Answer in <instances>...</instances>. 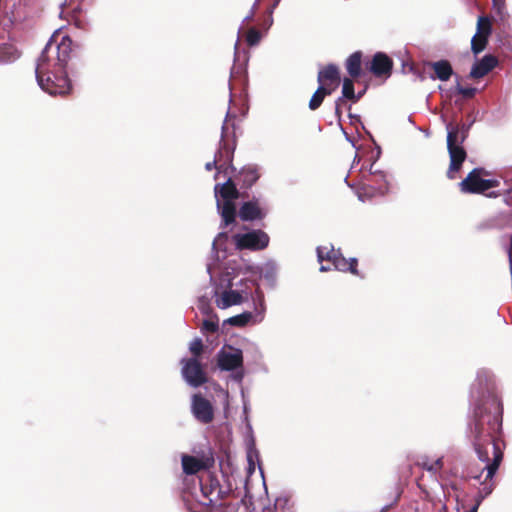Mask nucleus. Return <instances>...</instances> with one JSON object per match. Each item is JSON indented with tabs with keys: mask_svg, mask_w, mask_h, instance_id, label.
<instances>
[{
	"mask_svg": "<svg viewBox=\"0 0 512 512\" xmlns=\"http://www.w3.org/2000/svg\"><path fill=\"white\" fill-rule=\"evenodd\" d=\"M217 210L222 217L225 226L230 225L236 218V201L239 197L238 190L231 178L223 184H216L214 187Z\"/></svg>",
	"mask_w": 512,
	"mask_h": 512,
	"instance_id": "423d86ee",
	"label": "nucleus"
},
{
	"mask_svg": "<svg viewBox=\"0 0 512 512\" xmlns=\"http://www.w3.org/2000/svg\"><path fill=\"white\" fill-rule=\"evenodd\" d=\"M181 461L183 472L186 474L184 480L189 479L190 482L192 478H196L195 474L204 467L203 462L194 456L182 455Z\"/></svg>",
	"mask_w": 512,
	"mask_h": 512,
	"instance_id": "412c9836",
	"label": "nucleus"
},
{
	"mask_svg": "<svg viewBox=\"0 0 512 512\" xmlns=\"http://www.w3.org/2000/svg\"><path fill=\"white\" fill-rule=\"evenodd\" d=\"M260 1L261 0H255V2L253 3L252 8H251L249 14L244 18L243 22L249 21V20H251L254 17L255 11H256Z\"/></svg>",
	"mask_w": 512,
	"mask_h": 512,
	"instance_id": "58836bf2",
	"label": "nucleus"
},
{
	"mask_svg": "<svg viewBox=\"0 0 512 512\" xmlns=\"http://www.w3.org/2000/svg\"><path fill=\"white\" fill-rule=\"evenodd\" d=\"M228 323L239 327L245 326L247 324H255L253 316L248 311L229 318Z\"/></svg>",
	"mask_w": 512,
	"mask_h": 512,
	"instance_id": "cd10ccee",
	"label": "nucleus"
},
{
	"mask_svg": "<svg viewBox=\"0 0 512 512\" xmlns=\"http://www.w3.org/2000/svg\"><path fill=\"white\" fill-rule=\"evenodd\" d=\"M273 24V16H268V18L263 22L262 28L268 30Z\"/></svg>",
	"mask_w": 512,
	"mask_h": 512,
	"instance_id": "37998d69",
	"label": "nucleus"
},
{
	"mask_svg": "<svg viewBox=\"0 0 512 512\" xmlns=\"http://www.w3.org/2000/svg\"><path fill=\"white\" fill-rule=\"evenodd\" d=\"M218 165H219V162L216 161V159L214 158L213 161L206 163L205 168L208 171H211L213 168L218 170Z\"/></svg>",
	"mask_w": 512,
	"mask_h": 512,
	"instance_id": "79ce46f5",
	"label": "nucleus"
},
{
	"mask_svg": "<svg viewBox=\"0 0 512 512\" xmlns=\"http://www.w3.org/2000/svg\"><path fill=\"white\" fill-rule=\"evenodd\" d=\"M251 269L255 273V277L259 274L270 286L273 287L275 285L278 273V267L275 262L268 261L264 263L258 271H255L253 268Z\"/></svg>",
	"mask_w": 512,
	"mask_h": 512,
	"instance_id": "5701e85b",
	"label": "nucleus"
},
{
	"mask_svg": "<svg viewBox=\"0 0 512 512\" xmlns=\"http://www.w3.org/2000/svg\"><path fill=\"white\" fill-rule=\"evenodd\" d=\"M343 102L342 98H338L336 101H335V113L338 117H340V106H341V103Z\"/></svg>",
	"mask_w": 512,
	"mask_h": 512,
	"instance_id": "a18cd8bd",
	"label": "nucleus"
},
{
	"mask_svg": "<svg viewBox=\"0 0 512 512\" xmlns=\"http://www.w3.org/2000/svg\"><path fill=\"white\" fill-rule=\"evenodd\" d=\"M262 38V34L255 28H250L246 34V41L250 46L257 45Z\"/></svg>",
	"mask_w": 512,
	"mask_h": 512,
	"instance_id": "2f4dec72",
	"label": "nucleus"
},
{
	"mask_svg": "<svg viewBox=\"0 0 512 512\" xmlns=\"http://www.w3.org/2000/svg\"><path fill=\"white\" fill-rule=\"evenodd\" d=\"M498 61L492 55H485L480 61L476 62L470 71V77L478 79L488 74L496 65Z\"/></svg>",
	"mask_w": 512,
	"mask_h": 512,
	"instance_id": "aec40b11",
	"label": "nucleus"
},
{
	"mask_svg": "<svg viewBox=\"0 0 512 512\" xmlns=\"http://www.w3.org/2000/svg\"><path fill=\"white\" fill-rule=\"evenodd\" d=\"M356 161H357V162H359L358 155H355V157H354V163H355Z\"/></svg>",
	"mask_w": 512,
	"mask_h": 512,
	"instance_id": "8fccbe9b",
	"label": "nucleus"
},
{
	"mask_svg": "<svg viewBox=\"0 0 512 512\" xmlns=\"http://www.w3.org/2000/svg\"><path fill=\"white\" fill-rule=\"evenodd\" d=\"M490 33V21L485 17H480L477 22V32L471 39V50L475 55L485 49Z\"/></svg>",
	"mask_w": 512,
	"mask_h": 512,
	"instance_id": "4468645a",
	"label": "nucleus"
},
{
	"mask_svg": "<svg viewBox=\"0 0 512 512\" xmlns=\"http://www.w3.org/2000/svg\"><path fill=\"white\" fill-rule=\"evenodd\" d=\"M493 5L497 9V12L501 14L505 9V0H493Z\"/></svg>",
	"mask_w": 512,
	"mask_h": 512,
	"instance_id": "ea45409f",
	"label": "nucleus"
},
{
	"mask_svg": "<svg viewBox=\"0 0 512 512\" xmlns=\"http://www.w3.org/2000/svg\"><path fill=\"white\" fill-rule=\"evenodd\" d=\"M219 329V320L216 316H211L203 321L202 332L215 333Z\"/></svg>",
	"mask_w": 512,
	"mask_h": 512,
	"instance_id": "c756f323",
	"label": "nucleus"
},
{
	"mask_svg": "<svg viewBox=\"0 0 512 512\" xmlns=\"http://www.w3.org/2000/svg\"><path fill=\"white\" fill-rule=\"evenodd\" d=\"M237 41H239V39ZM237 46H238V42L235 43V48L236 49H237Z\"/></svg>",
	"mask_w": 512,
	"mask_h": 512,
	"instance_id": "603ef678",
	"label": "nucleus"
},
{
	"mask_svg": "<svg viewBox=\"0 0 512 512\" xmlns=\"http://www.w3.org/2000/svg\"><path fill=\"white\" fill-rule=\"evenodd\" d=\"M484 477H485V474L483 475L481 480H475L480 485V487H479V494H478V500H477V503L468 512H477V509H478V506H479L480 502L485 498V497H482V495H483V492H482L483 485L481 483V482H483Z\"/></svg>",
	"mask_w": 512,
	"mask_h": 512,
	"instance_id": "f704fd0d",
	"label": "nucleus"
},
{
	"mask_svg": "<svg viewBox=\"0 0 512 512\" xmlns=\"http://www.w3.org/2000/svg\"><path fill=\"white\" fill-rule=\"evenodd\" d=\"M258 451L254 448V441L252 440L251 447L247 452V461H248V472L253 473L255 470V460H258Z\"/></svg>",
	"mask_w": 512,
	"mask_h": 512,
	"instance_id": "7c9ffc66",
	"label": "nucleus"
},
{
	"mask_svg": "<svg viewBox=\"0 0 512 512\" xmlns=\"http://www.w3.org/2000/svg\"><path fill=\"white\" fill-rule=\"evenodd\" d=\"M191 412L194 418L202 424H209L214 419L213 405L201 394H194L191 397Z\"/></svg>",
	"mask_w": 512,
	"mask_h": 512,
	"instance_id": "ddd939ff",
	"label": "nucleus"
},
{
	"mask_svg": "<svg viewBox=\"0 0 512 512\" xmlns=\"http://www.w3.org/2000/svg\"><path fill=\"white\" fill-rule=\"evenodd\" d=\"M471 124L454 125L446 124L447 130V149L450 157V166L448 177L455 178V173L459 171L463 161L466 158V152L462 146L469 134Z\"/></svg>",
	"mask_w": 512,
	"mask_h": 512,
	"instance_id": "39448f33",
	"label": "nucleus"
},
{
	"mask_svg": "<svg viewBox=\"0 0 512 512\" xmlns=\"http://www.w3.org/2000/svg\"><path fill=\"white\" fill-rule=\"evenodd\" d=\"M269 212V204L263 197H253L244 202L239 209V216L244 221L261 220Z\"/></svg>",
	"mask_w": 512,
	"mask_h": 512,
	"instance_id": "f8f14e48",
	"label": "nucleus"
},
{
	"mask_svg": "<svg viewBox=\"0 0 512 512\" xmlns=\"http://www.w3.org/2000/svg\"><path fill=\"white\" fill-rule=\"evenodd\" d=\"M247 411H248L247 405L244 404V413L247 414Z\"/></svg>",
	"mask_w": 512,
	"mask_h": 512,
	"instance_id": "09e8293b",
	"label": "nucleus"
},
{
	"mask_svg": "<svg viewBox=\"0 0 512 512\" xmlns=\"http://www.w3.org/2000/svg\"><path fill=\"white\" fill-rule=\"evenodd\" d=\"M249 300L252 301L253 311L249 312L254 318V323H261L265 319L267 308L264 293L257 281H255V286L251 288Z\"/></svg>",
	"mask_w": 512,
	"mask_h": 512,
	"instance_id": "2eb2a0df",
	"label": "nucleus"
},
{
	"mask_svg": "<svg viewBox=\"0 0 512 512\" xmlns=\"http://www.w3.org/2000/svg\"><path fill=\"white\" fill-rule=\"evenodd\" d=\"M240 177L246 186H251L258 180L259 173L256 167L247 166L241 170Z\"/></svg>",
	"mask_w": 512,
	"mask_h": 512,
	"instance_id": "bb28decb",
	"label": "nucleus"
},
{
	"mask_svg": "<svg viewBox=\"0 0 512 512\" xmlns=\"http://www.w3.org/2000/svg\"><path fill=\"white\" fill-rule=\"evenodd\" d=\"M508 258H509V261H510V266L512 267V252H511V248L508 249ZM511 273H512V269H511Z\"/></svg>",
	"mask_w": 512,
	"mask_h": 512,
	"instance_id": "de8ad7c7",
	"label": "nucleus"
},
{
	"mask_svg": "<svg viewBox=\"0 0 512 512\" xmlns=\"http://www.w3.org/2000/svg\"><path fill=\"white\" fill-rule=\"evenodd\" d=\"M20 57V52L13 46L0 48V63H11Z\"/></svg>",
	"mask_w": 512,
	"mask_h": 512,
	"instance_id": "a878e982",
	"label": "nucleus"
},
{
	"mask_svg": "<svg viewBox=\"0 0 512 512\" xmlns=\"http://www.w3.org/2000/svg\"><path fill=\"white\" fill-rule=\"evenodd\" d=\"M493 381L494 376L490 371H478L476 383L471 390L472 398L484 396L485 391L488 392L485 401L475 407L474 427H470L475 451L484 466L480 469H470L469 477L473 480H481L485 474L484 480L481 482L483 485L482 497H487L493 491V477L503 459L498 437L502 427L503 405L497 395L489 392Z\"/></svg>",
	"mask_w": 512,
	"mask_h": 512,
	"instance_id": "f257e3e1",
	"label": "nucleus"
},
{
	"mask_svg": "<svg viewBox=\"0 0 512 512\" xmlns=\"http://www.w3.org/2000/svg\"><path fill=\"white\" fill-rule=\"evenodd\" d=\"M219 482L211 474L183 480L182 498L190 512H208L219 494Z\"/></svg>",
	"mask_w": 512,
	"mask_h": 512,
	"instance_id": "20e7f679",
	"label": "nucleus"
},
{
	"mask_svg": "<svg viewBox=\"0 0 512 512\" xmlns=\"http://www.w3.org/2000/svg\"><path fill=\"white\" fill-rule=\"evenodd\" d=\"M269 240L268 234L262 230H251L233 236L234 244L240 250H263L268 246Z\"/></svg>",
	"mask_w": 512,
	"mask_h": 512,
	"instance_id": "1a4fd4ad",
	"label": "nucleus"
},
{
	"mask_svg": "<svg viewBox=\"0 0 512 512\" xmlns=\"http://www.w3.org/2000/svg\"><path fill=\"white\" fill-rule=\"evenodd\" d=\"M433 464L435 465L438 472H440L441 469L443 468V458L442 457L437 458L435 461H433Z\"/></svg>",
	"mask_w": 512,
	"mask_h": 512,
	"instance_id": "c03bdc74",
	"label": "nucleus"
},
{
	"mask_svg": "<svg viewBox=\"0 0 512 512\" xmlns=\"http://www.w3.org/2000/svg\"><path fill=\"white\" fill-rule=\"evenodd\" d=\"M227 239V234L225 232H220L213 241V250H216L218 246L222 245V242Z\"/></svg>",
	"mask_w": 512,
	"mask_h": 512,
	"instance_id": "e433bc0d",
	"label": "nucleus"
},
{
	"mask_svg": "<svg viewBox=\"0 0 512 512\" xmlns=\"http://www.w3.org/2000/svg\"><path fill=\"white\" fill-rule=\"evenodd\" d=\"M393 63L391 59L384 53L378 52L374 55L371 65L370 71L375 76L387 75L389 76L392 70Z\"/></svg>",
	"mask_w": 512,
	"mask_h": 512,
	"instance_id": "6ab92c4d",
	"label": "nucleus"
},
{
	"mask_svg": "<svg viewBox=\"0 0 512 512\" xmlns=\"http://www.w3.org/2000/svg\"><path fill=\"white\" fill-rule=\"evenodd\" d=\"M74 22H75V25L78 27V28H83V23L81 20L75 18L74 19Z\"/></svg>",
	"mask_w": 512,
	"mask_h": 512,
	"instance_id": "49530a36",
	"label": "nucleus"
},
{
	"mask_svg": "<svg viewBox=\"0 0 512 512\" xmlns=\"http://www.w3.org/2000/svg\"><path fill=\"white\" fill-rule=\"evenodd\" d=\"M319 86L329 87L333 91L338 87L340 81L339 69L334 64H329L318 72Z\"/></svg>",
	"mask_w": 512,
	"mask_h": 512,
	"instance_id": "a211bd4d",
	"label": "nucleus"
},
{
	"mask_svg": "<svg viewBox=\"0 0 512 512\" xmlns=\"http://www.w3.org/2000/svg\"><path fill=\"white\" fill-rule=\"evenodd\" d=\"M189 350L192 353V358L199 359V356L203 350L202 340L200 338H195L189 345Z\"/></svg>",
	"mask_w": 512,
	"mask_h": 512,
	"instance_id": "473e14b6",
	"label": "nucleus"
},
{
	"mask_svg": "<svg viewBox=\"0 0 512 512\" xmlns=\"http://www.w3.org/2000/svg\"><path fill=\"white\" fill-rule=\"evenodd\" d=\"M71 40L63 37L61 43L53 47L49 42L37 60L35 76L39 87L50 95H64L71 89L65 73L69 59Z\"/></svg>",
	"mask_w": 512,
	"mask_h": 512,
	"instance_id": "7ed1b4c3",
	"label": "nucleus"
},
{
	"mask_svg": "<svg viewBox=\"0 0 512 512\" xmlns=\"http://www.w3.org/2000/svg\"><path fill=\"white\" fill-rule=\"evenodd\" d=\"M332 92L333 89H330L329 87L319 86L310 99L309 108L311 110H316L319 108L323 102L324 97L326 95H330Z\"/></svg>",
	"mask_w": 512,
	"mask_h": 512,
	"instance_id": "393cba45",
	"label": "nucleus"
},
{
	"mask_svg": "<svg viewBox=\"0 0 512 512\" xmlns=\"http://www.w3.org/2000/svg\"><path fill=\"white\" fill-rule=\"evenodd\" d=\"M483 169L475 168L468 176L460 182V188L465 193H483L497 186L496 180L483 179L481 174Z\"/></svg>",
	"mask_w": 512,
	"mask_h": 512,
	"instance_id": "9d476101",
	"label": "nucleus"
},
{
	"mask_svg": "<svg viewBox=\"0 0 512 512\" xmlns=\"http://www.w3.org/2000/svg\"><path fill=\"white\" fill-rule=\"evenodd\" d=\"M227 135V126L226 123L222 126V133H221V141H220V147L215 153V159L219 162L218 165V172L221 171H227L228 168L231 167V162L233 158V151L234 148H231L227 145L225 142V137Z\"/></svg>",
	"mask_w": 512,
	"mask_h": 512,
	"instance_id": "dca6fc26",
	"label": "nucleus"
},
{
	"mask_svg": "<svg viewBox=\"0 0 512 512\" xmlns=\"http://www.w3.org/2000/svg\"><path fill=\"white\" fill-rule=\"evenodd\" d=\"M358 196H359V199L363 201L362 194H361V193H359V195H358Z\"/></svg>",
	"mask_w": 512,
	"mask_h": 512,
	"instance_id": "3c124183",
	"label": "nucleus"
},
{
	"mask_svg": "<svg viewBox=\"0 0 512 512\" xmlns=\"http://www.w3.org/2000/svg\"><path fill=\"white\" fill-rule=\"evenodd\" d=\"M369 177L366 180L374 185L367 184L365 185L364 189H372L373 194H379L384 195L388 192L389 184L387 181L386 174L383 171L380 170H374L373 164L371 165L369 169Z\"/></svg>",
	"mask_w": 512,
	"mask_h": 512,
	"instance_id": "f3484780",
	"label": "nucleus"
},
{
	"mask_svg": "<svg viewBox=\"0 0 512 512\" xmlns=\"http://www.w3.org/2000/svg\"><path fill=\"white\" fill-rule=\"evenodd\" d=\"M281 0H273V3L268 7L266 13H267V16H272L273 15V12L274 10L276 9V7L278 6V4L280 3Z\"/></svg>",
	"mask_w": 512,
	"mask_h": 512,
	"instance_id": "a19ab883",
	"label": "nucleus"
},
{
	"mask_svg": "<svg viewBox=\"0 0 512 512\" xmlns=\"http://www.w3.org/2000/svg\"><path fill=\"white\" fill-rule=\"evenodd\" d=\"M346 69L349 75L357 78L361 74V53L354 52L346 60Z\"/></svg>",
	"mask_w": 512,
	"mask_h": 512,
	"instance_id": "b1692460",
	"label": "nucleus"
},
{
	"mask_svg": "<svg viewBox=\"0 0 512 512\" xmlns=\"http://www.w3.org/2000/svg\"><path fill=\"white\" fill-rule=\"evenodd\" d=\"M419 465H421V467L425 470H427L428 472H431L433 474H437L438 473V470L436 469L435 465L433 464V462H429L428 459H423Z\"/></svg>",
	"mask_w": 512,
	"mask_h": 512,
	"instance_id": "c9c22d12",
	"label": "nucleus"
},
{
	"mask_svg": "<svg viewBox=\"0 0 512 512\" xmlns=\"http://www.w3.org/2000/svg\"><path fill=\"white\" fill-rule=\"evenodd\" d=\"M217 366L222 371H231V378L241 383L244 376L242 350L231 345H224L217 353Z\"/></svg>",
	"mask_w": 512,
	"mask_h": 512,
	"instance_id": "6e6552de",
	"label": "nucleus"
},
{
	"mask_svg": "<svg viewBox=\"0 0 512 512\" xmlns=\"http://www.w3.org/2000/svg\"><path fill=\"white\" fill-rule=\"evenodd\" d=\"M430 66L434 71V75H431V79L447 81L453 75L452 66L447 60L432 62L430 63Z\"/></svg>",
	"mask_w": 512,
	"mask_h": 512,
	"instance_id": "4be33fe9",
	"label": "nucleus"
},
{
	"mask_svg": "<svg viewBox=\"0 0 512 512\" xmlns=\"http://www.w3.org/2000/svg\"><path fill=\"white\" fill-rule=\"evenodd\" d=\"M342 100L344 98L350 99L353 101H358L360 96H356L354 92V84L350 78H344L342 84Z\"/></svg>",
	"mask_w": 512,
	"mask_h": 512,
	"instance_id": "c85d7f7f",
	"label": "nucleus"
},
{
	"mask_svg": "<svg viewBox=\"0 0 512 512\" xmlns=\"http://www.w3.org/2000/svg\"><path fill=\"white\" fill-rule=\"evenodd\" d=\"M317 258L320 266L321 272H326L331 270V266H333L336 270L339 271H349L352 274L358 275V271L356 269L357 259L350 258L347 260L340 250H335L333 246H319L317 248Z\"/></svg>",
	"mask_w": 512,
	"mask_h": 512,
	"instance_id": "0eeeda50",
	"label": "nucleus"
},
{
	"mask_svg": "<svg viewBox=\"0 0 512 512\" xmlns=\"http://www.w3.org/2000/svg\"><path fill=\"white\" fill-rule=\"evenodd\" d=\"M181 364V374L188 385L199 387L206 383L207 376L199 359H182Z\"/></svg>",
	"mask_w": 512,
	"mask_h": 512,
	"instance_id": "9b49d317",
	"label": "nucleus"
},
{
	"mask_svg": "<svg viewBox=\"0 0 512 512\" xmlns=\"http://www.w3.org/2000/svg\"><path fill=\"white\" fill-rule=\"evenodd\" d=\"M199 309L201 310V312L203 314H209L210 312V307H209V304H208V301L205 299V298H201L199 300V305H198Z\"/></svg>",
	"mask_w": 512,
	"mask_h": 512,
	"instance_id": "4c0bfd02",
	"label": "nucleus"
},
{
	"mask_svg": "<svg viewBox=\"0 0 512 512\" xmlns=\"http://www.w3.org/2000/svg\"><path fill=\"white\" fill-rule=\"evenodd\" d=\"M207 272L211 281L218 275L214 297L219 309H227L249 300L251 288L255 286V273L242 260L228 259L221 264L208 263Z\"/></svg>",
	"mask_w": 512,
	"mask_h": 512,
	"instance_id": "f03ea898",
	"label": "nucleus"
},
{
	"mask_svg": "<svg viewBox=\"0 0 512 512\" xmlns=\"http://www.w3.org/2000/svg\"><path fill=\"white\" fill-rule=\"evenodd\" d=\"M456 90H457V92L459 94L463 95L466 98L473 97L475 92H476V88H473V87H468V88L462 87L459 84V82H457Z\"/></svg>",
	"mask_w": 512,
	"mask_h": 512,
	"instance_id": "72a5a7b5",
	"label": "nucleus"
}]
</instances>
